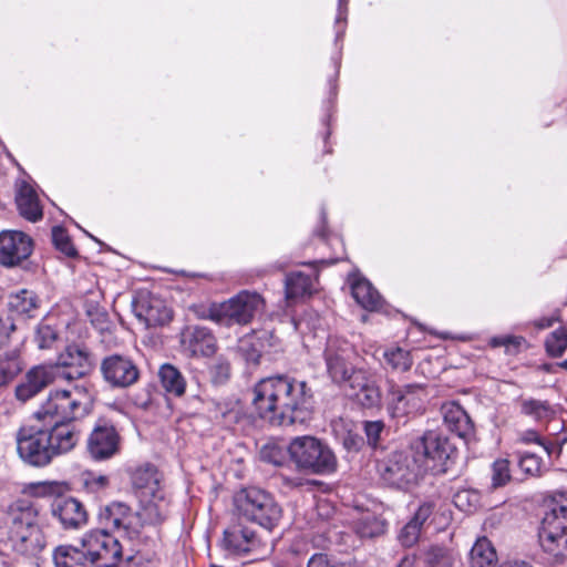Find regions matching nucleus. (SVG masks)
Here are the masks:
<instances>
[{
    "instance_id": "37998d69",
    "label": "nucleus",
    "mask_w": 567,
    "mask_h": 567,
    "mask_svg": "<svg viewBox=\"0 0 567 567\" xmlns=\"http://www.w3.org/2000/svg\"><path fill=\"white\" fill-rule=\"evenodd\" d=\"M58 339L56 331L49 324L41 323L37 328L34 341L40 349H50Z\"/></svg>"
},
{
    "instance_id": "c85d7f7f",
    "label": "nucleus",
    "mask_w": 567,
    "mask_h": 567,
    "mask_svg": "<svg viewBox=\"0 0 567 567\" xmlns=\"http://www.w3.org/2000/svg\"><path fill=\"white\" fill-rule=\"evenodd\" d=\"M351 292L355 301L367 310H377L382 305L380 293L364 278H355L351 282Z\"/></svg>"
},
{
    "instance_id": "f257e3e1",
    "label": "nucleus",
    "mask_w": 567,
    "mask_h": 567,
    "mask_svg": "<svg viewBox=\"0 0 567 567\" xmlns=\"http://www.w3.org/2000/svg\"><path fill=\"white\" fill-rule=\"evenodd\" d=\"M92 395L85 385L51 392L34 412L37 421L49 426L24 425L17 433V451L28 465L44 467L53 458L71 452L80 440V431L72 424L83 419L92 408Z\"/></svg>"
},
{
    "instance_id": "864d4df0",
    "label": "nucleus",
    "mask_w": 567,
    "mask_h": 567,
    "mask_svg": "<svg viewBox=\"0 0 567 567\" xmlns=\"http://www.w3.org/2000/svg\"><path fill=\"white\" fill-rule=\"evenodd\" d=\"M522 341H523V338H520V337L506 336V337L494 338L492 340V344L494 347H501V346L508 347L509 344L518 347L522 343Z\"/></svg>"
},
{
    "instance_id": "aec40b11",
    "label": "nucleus",
    "mask_w": 567,
    "mask_h": 567,
    "mask_svg": "<svg viewBox=\"0 0 567 567\" xmlns=\"http://www.w3.org/2000/svg\"><path fill=\"white\" fill-rule=\"evenodd\" d=\"M58 378L56 367L35 365L30 369L21 383L16 386V398L27 402L48 388Z\"/></svg>"
},
{
    "instance_id": "7c9ffc66",
    "label": "nucleus",
    "mask_w": 567,
    "mask_h": 567,
    "mask_svg": "<svg viewBox=\"0 0 567 567\" xmlns=\"http://www.w3.org/2000/svg\"><path fill=\"white\" fill-rule=\"evenodd\" d=\"M497 561V554L492 543L482 537L476 540L470 551V567H493Z\"/></svg>"
},
{
    "instance_id": "6ab92c4d",
    "label": "nucleus",
    "mask_w": 567,
    "mask_h": 567,
    "mask_svg": "<svg viewBox=\"0 0 567 567\" xmlns=\"http://www.w3.org/2000/svg\"><path fill=\"white\" fill-rule=\"evenodd\" d=\"M51 513L65 530H78L87 524L84 505L74 497H58L51 505Z\"/></svg>"
},
{
    "instance_id": "b1692460",
    "label": "nucleus",
    "mask_w": 567,
    "mask_h": 567,
    "mask_svg": "<svg viewBox=\"0 0 567 567\" xmlns=\"http://www.w3.org/2000/svg\"><path fill=\"white\" fill-rule=\"evenodd\" d=\"M16 204L20 215L29 221L35 223L43 216L38 194L27 182L17 185Z\"/></svg>"
},
{
    "instance_id": "58836bf2",
    "label": "nucleus",
    "mask_w": 567,
    "mask_h": 567,
    "mask_svg": "<svg viewBox=\"0 0 567 567\" xmlns=\"http://www.w3.org/2000/svg\"><path fill=\"white\" fill-rule=\"evenodd\" d=\"M384 359L392 369L405 372L412 367L410 352L401 348H394L384 352Z\"/></svg>"
},
{
    "instance_id": "2eb2a0df",
    "label": "nucleus",
    "mask_w": 567,
    "mask_h": 567,
    "mask_svg": "<svg viewBox=\"0 0 567 567\" xmlns=\"http://www.w3.org/2000/svg\"><path fill=\"white\" fill-rule=\"evenodd\" d=\"M99 519L105 527L122 530L128 538H135L141 533V518L137 512H132L122 502H112L102 508Z\"/></svg>"
},
{
    "instance_id": "a18cd8bd",
    "label": "nucleus",
    "mask_w": 567,
    "mask_h": 567,
    "mask_svg": "<svg viewBox=\"0 0 567 567\" xmlns=\"http://www.w3.org/2000/svg\"><path fill=\"white\" fill-rule=\"evenodd\" d=\"M422 527L411 519L404 525L399 534V542L404 547L414 546L421 535Z\"/></svg>"
},
{
    "instance_id": "e433bc0d",
    "label": "nucleus",
    "mask_w": 567,
    "mask_h": 567,
    "mask_svg": "<svg viewBox=\"0 0 567 567\" xmlns=\"http://www.w3.org/2000/svg\"><path fill=\"white\" fill-rule=\"evenodd\" d=\"M454 505L462 512H475L481 504V494L473 488L458 489L453 496Z\"/></svg>"
},
{
    "instance_id": "473e14b6",
    "label": "nucleus",
    "mask_w": 567,
    "mask_h": 567,
    "mask_svg": "<svg viewBox=\"0 0 567 567\" xmlns=\"http://www.w3.org/2000/svg\"><path fill=\"white\" fill-rule=\"evenodd\" d=\"M385 526L384 520L374 514L367 513L355 522L354 529L362 538H373L384 534Z\"/></svg>"
},
{
    "instance_id": "9d476101",
    "label": "nucleus",
    "mask_w": 567,
    "mask_h": 567,
    "mask_svg": "<svg viewBox=\"0 0 567 567\" xmlns=\"http://www.w3.org/2000/svg\"><path fill=\"white\" fill-rule=\"evenodd\" d=\"M424 465L413 453L393 452L379 465L382 480L396 488H408L423 475Z\"/></svg>"
},
{
    "instance_id": "dca6fc26",
    "label": "nucleus",
    "mask_w": 567,
    "mask_h": 567,
    "mask_svg": "<svg viewBox=\"0 0 567 567\" xmlns=\"http://www.w3.org/2000/svg\"><path fill=\"white\" fill-rule=\"evenodd\" d=\"M121 449V436L113 424H96L86 441L89 455L95 461H105L115 456Z\"/></svg>"
},
{
    "instance_id": "ddd939ff",
    "label": "nucleus",
    "mask_w": 567,
    "mask_h": 567,
    "mask_svg": "<svg viewBox=\"0 0 567 567\" xmlns=\"http://www.w3.org/2000/svg\"><path fill=\"white\" fill-rule=\"evenodd\" d=\"M100 372L111 389H127L140 379L137 364L127 355L113 353L102 359Z\"/></svg>"
},
{
    "instance_id": "774afa93",
    "label": "nucleus",
    "mask_w": 567,
    "mask_h": 567,
    "mask_svg": "<svg viewBox=\"0 0 567 567\" xmlns=\"http://www.w3.org/2000/svg\"><path fill=\"white\" fill-rule=\"evenodd\" d=\"M348 0H340V4L347 3Z\"/></svg>"
},
{
    "instance_id": "c03bdc74",
    "label": "nucleus",
    "mask_w": 567,
    "mask_h": 567,
    "mask_svg": "<svg viewBox=\"0 0 567 567\" xmlns=\"http://www.w3.org/2000/svg\"><path fill=\"white\" fill-rule=\"evenodd\" d=\"M518 464L523 472L532 476H539L543 473L542 458L534 453L523 454Z\"/></svg>"
},
{
    "instance_id": "6e6552de",
    "label": "nucleus",
    "mask_w": 567,
    "mask_h": 567,
    "mask_svg": "<svg viewBox=\"0 0 567 567\" xmlns=\"http://www.w3.org/2000/svg\"><path fill=\"white\" fill-rule=\"evenodd\" d=\"M22 338L16 332L14 319L0 315V386L10 383L23 369Z\"/></svg>"
},
{
    "instance_id": "f8f14e48",
    "label": "nucleus",
    "mask_w": 567,
    "mask_h": 567,
    "mask_svg": "<svg viewBox=\"0 0 567 567\" xmlns=\"http://www.w3.org/2000/svg\"><path fill=\"white\" fill-rule=\"evenodd\" d=\"M352 351L347 343L337 346L336 341H329L324 351L327 372L337 384L349 383L354 388V382L365 379V372L357 370L350 361Z\"/></svg>"
},
{
    "instance_id": "6e6d98bb",
    "label": "nucleus",
    "mask_w": 567,
    "mask_h": 567,
    "mask_svg": "<svg viewBox=\"0 0 567 567\" xmlns=\"http://www.w3.org/2000/svg\"><path fill=\"white\" fill-rule=\"evenodd\" d=\"M92 323L101 331L107 329V315L99 313L96 320L92 319Z\"/></svg>"
},
{
    "instance_id": "c9c22d12",
    "label": "nucleus",
    "mask_w": 567,
    "mask_h": 567,
    "mask_svg": "<svg viewBox=\"0 0 567 567\" xmlns=\"http://www.w3.org/2000/svg\"><path fill=\"white\" fill-rule=\"evenodd\" d=\"M455 559V554L452 550L441 546H431L424 557L430 567H452Z\"/></svg>"
},
{
    "instance_id": "393cba45",
    "label": "nucleus",
    "mask_w": 567,
    "mask_h": 567,
    "mask_svg": "<svg viewBox=\"0 0 567 567\" xmlns=\"http://www.w3.org/2000/svg\"><path fill=\"white\" fill-rule=\"evenodd\" d=\"M443 422L452 433L460 437H467L473 432V423L463 410V408L455 402L444 403L441 408Z\"/></svg>"
},
{
    "instance_id": "423d86ee",
    "label": "nucleus",
    "mask_w": 567,
    "mask_h": 567,
    "mask_svg": "<svg viewBox=\"0 0 567 567\" xmlns=\"http://www.w3.org/2000/svg\"><path fill=\"white\" fill-rule=\"evenodd\" d=\"M235 503L239 515L268 530L272 529L281 517V508L274 497L257 487L238 493Z\"/></svg>"
},
{
    "instance_id": "72a5a7b5",
    "label": "nucleus",
    "mask_w": 567,
    "mask_h": 567,
    "mask_svg": "<svg viewBox=\"0 0 567 567\" xmlns=\"http://www.w3.org/2000/svg\"><path fill=\"white\" fill-rule=\"evenodd\" d=\"M357 388H359L357 396L362 406L374 408L380 405L381 392L374 381L369 380L368 377L365 375V379L354 382L353 389Z\"/></svg>"
},
{
    "instance_id": "ea45409f",
    "label": "nucleus",
    "mask_w": 567,
    "mask_h": 567,
    "mask_svg": "<svg viewBox=\"0 0 567 567\" xmlns=\"http://www.w3.org/2000/svg\"><path fill=\"white\" fill-rule=\"evenodd\" d=\"M52 243L59 251L68 257H74L76 255V249L64 228L59 226L52 228Z\"/></svg>"
},
{
    "instance_id": "e2e57ef3",
    "label": "nucleus",
    "mask_w": 567,
    "mask_h": 567,
    "mask_svg": "<svg viewBox=\"0 0 567 567\" xmlns=\"http://www.w3.org/2000/svg\"><path fill=\"white\" fill-rule=\"evenodd\" d=\"M42 487H43L44 492L53 493L55 491V488L58 487V484L56 483H43Z\"/></svg>"
},
{
    "instance_id": "f704fd0d",
    "label": "nucleus",
    "mask_w": 567,
    "mask_h": 567,
    "mask_svg": "<svg viewBox=\"0 0 567 567\" xmlns=\"http://www.w3.org/2000/svg\"><path fill=\"white\" fill-rule=\"evenodd\" d=\"M312 289V279L302 272H295L287 277L286 296L287 298H297L310 293Z\"/></svg>"
},
{
    "instance_id": "0eeeda50",
    "label": "nucleus",
    "mask_w": 567,
    "mask_h": 567,
    "mask_svg": "<svg viewBox=\"0 0 567 567\" xmlns=\"http://www.w3.org/2000/svg\"><path fill=\"white\" fill-rule=\"evenodd\" d=\"M264 307V299L257 292L243 290L227 301L213 303L208 317L220 324H247Z\"/></svg>"
},
{
    "instance_id": "a211bd4d",
    "label": "nucleus",
    "mask_w": 567,
    "mask_h": 567,
    "mask_svg": "<svg viewBox=\"0 0 567 567\" xmlns=\"http://www.w3.org/2000/svg\"><path fill=\"white\" fill-rule=\"evenodd\" d=\"M447 440L434 431L425 432L411 444V452L424 465L423 472L432 468L430 462H442L449 457Z\"/></svg>"
},
{
    "instance_id": "49530a36",
    "label": "nucleus",
    "mask_w": 567,
    "mask_h": 567,
    "mask_svg": "<svg viewBox=\"0 0 567 567\" xmlns=\"http://www.w3.org/2000/svg\"><path fill=\"white\" fill-rule=\"evenodd\" d=\"M260 458L264 462L279 466L284 463L285 454L282 449L276 444H267L260 450Z\"/></svg>"
},
{
    "instance_id": "20e7f679",
    "label": "nucleus",
    "mask_w": 567,
    "mask_h": 567,
    "mask_svg": "<svg viewBox=\"0 0 567 567\" xmlns=\"http://www.w3.org/2000/svg\"><path fill=\"white\" fill-rule=\"evenodd\" d=\"M295 466L302 472L316 475L331 474L337 470V457L321 440L311 436H296L287 447Z\"/></svg>"
},
{
    "instance_id": "f3484780",
    "label": "nucleus",
    "mask_w": 567,
    "mask_h": 567,
    "mask_svg": "<svg viewBox=\"0 0 567 567\" xmlns=\"http://www.w3.org/2000/svg\"><path fill=\"white\" fill-rule=\"evenodd\" d=\"M32 239L22 231L4 230L0 233V264L14 267L32 252Z\"/></svg>"
},
{
    "instance_id": "bb28decb",
    "label": "nucleus",
    "mask_w": 567,
    "mask_h": 567,
    "mask_svg": "<svg viewBox=\"0 0 567 567\" xmlns=\"http://www.w3.org/2000/svg\"><path fill=\"white\" fill-rule=\"evenodd\" d=\"M52 558L55 567H93L82 545H60L54 548Z\"/></svg>"
},
{
    "instance_id": "5fc2aeb1",
    "label": "nucleus",
    "mask_w": 567,
    "mask_h": 567,
    "mask_svg": "<svg viewBox=\"0 0 567 567\" xmlns=\"http://www.w3.org/2000/svg\"><path fill=\"white\" fill-rule=\"evenodd\" d=\"M522 441L525 443H537V444L542 443V439L539 437L538 433L533 430L526 431L522 435Z\"/></svg>"
},
{
    "instance_id": "f03ea898",
    "label": "nucleus",
    "mask_w": 567,
    "mask_h": 567,
    "mask_svg": "<svg viewBox=\"0 0 567 567\" xmlns=\"http://www.w3.org/2000/svg\"><path fill=\"white\" fill-rule=\"evenodd\" d=\"M311 391L306 382L284 375L269 377L254 386L252 405L270 424H302L310 417Z\"/></svg>"
},
{
    "instance_id": "a878e982",
    "label": "nucleus",
    "mask_w": 567,
    "mask_h": 567,
    "mask_svg": "<svg viewBox=\"0 0 567 567\" xmlns=\"http://www.w3.org/2000/svg\"><path fill=\"white\" fill-rule=\"evenodd\" d=\"M132 484L140 498L156 496L157 493L162 492L157 470L150 464L141 466L133 472Z\"/></svg>"
},
{
    "instance_id": "9b49d317",
    "label": "nucleus",
    "mask_w": 567,
    "mask_h": 567,
    "mask_svg": "<svg viewBox=\"0 0 567 567\" xmlns=\"http://www.w3.org/2000/svg\"><path fill=\"white\" fill-rule=\"evenodd\" d=\"M81 545L93 567H117L123 557L122 545L104 529L86 533Z\"/></svg>"
},
{
    "instance_id": "09e8293b",
    "label": "nucleus",
    "mask_w": 567,
    "mask_h": 567,
    "mask_svg": "<svg viewBox=\"0 0 567 567\" xmlns=\"http://www.w3.org/2000/svg\"><path fill=\"white\" fill-rule=\"evenodd\" d=\"M84 485L90 492L96 493L107 487L109 477L90 473L84 478Z\"/></svg>"
},
{
    "instance_id": "412c9836",
    "label": "nucleus",
    "mask_w": 567,
    "mask_h": 567,
    "mask_svg": "<svg viewBox=\"0 0 567 567\" xmlns=\"http://www.w3.org/2000/svg\"><path fill=\"white\" fill-rule=\"evenodd\" d=\"M181 343L192 355H212L216 350L215 337L202 326H188L181 333Z\"/></svg>"
},
{
    "instance_id": "de8ad7c7",
    "label": "nucleus",
    "mask_w": 567,
    "mask_h": 567,
    "mask_svg": "<svg viewBox=\"0 0 567 567\" xmlns=\"http://www.w3.org/2000/svg\"><path fill=\"white\" fill-rule=\"evenodd\" d=\"M384 430V423L382 421H367L364 422V433L368 439V443L375 447L379 443L381 433Z\"/></svg>"
},
{
    "instance_id": "4be33fe9",
    "label": "nucleus",
    "mask_w": 567,
    "mask_h": 567,
    "mask_svg": "<svg viewBox=\"0 0 567 567\" xmlns=\"http://www.w3.org/2000/svg\"><path fill=\"white\" fill-rule=\"evenodd\" d=\"M135 312L150 327L163 326L172 319V311L156 297L140 299L135 305Z\"/></svg>"
},
{
    "instance_id": "c756f323",
    "label": "nucleus",
    "mask_w": 567,
    "mask_h": 567,
    "mask_svg": "<svg viewBox=\"0 0 567 567\" xmlns=\"http://www.w3.org/2000/svg\"><path fill=\"white\" fill-rule=\"evenodd\" d=\"M158 378L163 389L171 395L181 398L186 390V380L182 372L173 364L165 363L158 370Z\"/></svg>"
},
{
    "instance_id": "4468645a",
    "label": "nucleus",
    "mask_w": 567,
    "mask_h": 567,
    "mask_svg": "<svg viewBox=\"0 0 567 567\" xmlns=\"http://www.w3.org/2000/svg\"><path fill=\"white\" fill-rule=\"evenodd\" d=\"M56 375L65 380H75L89 374L93 367V355L91 351L81 344H69L61 351L56 358Z\"/></svg>"
},
{
    "instance_id": "4d7b16f0",
    "label": "nucleus",
    "mask_w": 567,
    "mask_h": 567,
    "mask_svg": "<svg viewBox=\"0 0 567 567\" xmlns=\"http://www.w3.org/2000/svg\"><path fill=\"white\" fill-rule=\"evenodd\" d=\"M360 442H361V439L357 437V436H352V435H348L346 439H344V446L347 449H354V450H358L359 449V445H360Z\"/></svg>"
},
{
    "instance_id": "39448f33",
    "label": "nucleus",
    "mask_w": 567,
    "mask_h": 567,
    "mask_svg": "<svg viewBox=\"0 0 567 567\" xmlns=\"http://www.w3.org/2000/svg\"><path fill=\"white\" fill-rule=\"evenodd\" d=\"M539 544L554 557L567 555V492L557 493L538 532Z\"/></svg>"
},
{
    "instance_id": "338daca9",
    "label": "nucleus",
    "mask_w": 567,
    "mask_h": 567,
    "mask_svg": "<svg viewBox=\"0 0 567 567\" xmlns=\"http://www.w3.org/2000/svg\"><path fill=\"white\" fill-rule=\"evenodd\" d=\"M561 368H564L565 370H567V359L565 361L561 362Z\"/></svg>"
},
{
    "instance_id": "3c124183",
    "label": "nucleus",
    "mask_w": 567,
    "mask_h": 567,
    "mask_svg": "<svg viewBox=\"0 0 567 567\" xmlns=\"http://www.w3.org/2000/svg\"><path fill=\"white\" fill-rule=\"evenodd\" d=\"M434 511V504L432 502H425L421 504L415 512L414 516L411 518L412 522H415L419 526H423V524L429 519Z\"/></svg>"
},
{
    "instance_id": "1a4fd4ad",
    "label": "nucleus",
    "mask_w": 567,
    "mask_h": 567,
    "mask_svg": "<svg viewBox=\"0 0 567 567\" xmlns=\"http://www.w3.org/2000/svg\"><path fill=\"white\" fill-rule=\"evenodd\" d=\"M429 396L425 384L410 383L399 386L390 383L386 393V411L392 419L402 420L421 414Z\"/></svg>"
},
{
    "instance_id": "0e129e2a",
    "label": "nucleus",
    "mask_w": 567,
    "mask_h": 567,
    "mask_svg": "<svg viewBox=\"0 0 567 567\" xmlns=\"http://www.w3.org/2000/svg\"><path fill=\"white\" fill-rule=\"evenodd\" d=\"M197 316L200 319H209L210 320V317H208V309L207 310H203L202 312H198Z\"/></svg>"
},
{
    "instance_id": "8fccbe9b",
    "label": "nucleus",
    "mask_w": 567,
    "mask_h": 567,
    "mask_svg": "<svg viewBox=\"0 0 567 567\" xmlns=\"http://www.w3.org/2000/svg\"><path fill=\"white\" fill-rule=\"evenodd\" d=\"M214 380L223 383L230 377V364L225 360H218L212 368Z\"/></svg>"
},
{
    "instance_id": "680f3d73",
    "label": "nucleus",
    "mask_w": 567,
    "mask_h": 567,
    "mask_svg": "<svg viewBox=\"0 0 567 567\" xmlns=\"http://www.w3.org/2000/svg\"><path fill=\"white\" fill-rule=\"evenodd\" d=\"M544 447V450L547 452V454L550 456L555 450H557L555 444L546 443L542 440V443L539 444Z\"/></svg>"
},
{
    "instance_id": "cd10ccee",
    "label": "nucleus",
    "mask_w": 567,
    "mask_h": 567,
    "mask_svg": "<svg viewBox=\"0 0 567 567\" xmlns=\"http://www.w3.org/2000/svg\"><path fill=\"white\" fill-rule=\"evenodd\" d=\"M224 540L228 548L238 554L250 553L259 545V540L254 530L238 526L225 530Z\"/></svg>"
},
{
    "instance_id": "79ce46f5",
    "label": "nucleus",
    "mask_w": 567,
    "mask_h": 567,
    "mask_svg": "<svg viewBox=\"0 0 567 567\" xmlns=\"http://www.w3.org/2000/svg\"><path fill=\"white\" fill-rule=\"evenodd\" d=\"M520 408L522 413H524L525 415L533 416L537 420L546 417L550 412V406L548 402L535 399L523 400Z\"/></svg>"
},
{
    "instance_id": "052dcab7",
    "label": "nucleus",
    "mask_w": 567,
    "mask_h": 567,
    "mask_svg": "<svg viewBox=\"0 0 567 567\" xmlns=\"http://www.w3.org/2000/svg\"><path fill=\"white\" fill-rule=\"evenodd\" d=\"M259 358H260V354L256 351H252L251 353H247V355H246V360L248 362H251L252 364H258Z\"/></svg>"
},
{
    "instance_id": "603ef678",
    "label": "nucleus",
    "mask_w": 567,
    "mask_h": 567,
    "mask_svg": "<svg viewBox=\"0 0 567 567\" xmlns=\"http://www.w3.org/2000/svg\"><path fill=\"white\" fill-rule=\"evenodd\" d=\"M308 567H348L344 564L332 563L324 554H315L308 561Z\"/></svg>"
},
{
    "instance_id": "2f4dec72",
    "label": "nucleus",
    "mask_w": 567,
    "mask_h": 567,
    "mask_svg": "<svg viewBox=\"0 0 567 567\" xmlns=\"http://www.w3.org/2000/svg\"><path fill=\"white\" fill-rule=\"evenodd\" d=\"M8 307L10 312H4L3 315L12 316L16 313L30 316L37 308V297L32 291L23 289L10 296ZM11 318L13 319V317Z\"/></svg>"
},
{
    "instance_id": "69168bd1",
    "label": "nucleus",
    "mask_w": 567,
    "mask_h": 567,
    "mask_svg": "<svg viewBox=\"0 0 567 567\" xmlns=\"http://www.w3.org/2000/svg\"><path fill=\"white\" fill-rule=\"evenodd\" d=\"M411 561L408 557L403 558L399 565V567H408L410 566Z\"/></svg>"
},
{
    "instance_id": "a19ab883",
    "label": "nucleus",
    "mask_w": 567,
    "mask_h": 567,
    "mask_svg": "<svg viewBox=\"0 0 567 567\" xmlns=\"http://www.w3.org/2000/svg\"><path fill=\"white\" fill-rule=\"evenodd\" d=\"M511 481L509 462L505 458L496 460L492 465V487L505 486Z\"/></svg>"
},
{
    "instance_id": "bf43d9fd",
    "label": "nucleus",
    "mask_w": 567,
    "mask_h": 567,
    "mask_svg": "<svg viewBox=\"0 0 567 567\" xmlns=\"http://www.w3.org/2000/svg\"><path fill=\"white\" fill-rule=\"evenodd\" d=\"M553 324V319L543 318L536 322V327L539 329L549 328Z\"/></svg>"
},
{
    "instance_id": "13d9d810",
    "label": "nucleus",
    "mask_w": 567,
    "mask_h": 567,
    "mask_svg": "<svg viewBox=\"0 0 567 567\" xmlns=\"http://www.w3.org/2000/svg\"><path fill=\"white\" fill-rule=\"evenodd\" d=\"M499 567H532V565L526 561H508L502 564Z\"/></svg>"
},
{
    "instance_id": "4c0bfd02",
    "label": "nucleus",
    "mask_w": 567,
    "mask_h": 567,
    "mask_svg": "<svg viewBox=\"0 0 567 567\" xmlns=\"http://www.w3.org/2000/svg\"><path fill=\"white\" fill-rule=\"evenodd\" d=\"M545 347L550 357H561L567 349V327H560L549 333L545 341Z\"/></svg>"
},
{
    "instance_id": "5701e85b",
    "label": "nucleus",
    "mask_w": 567,
    "mask_h": 567,
    "mask_svg": "<svg viewBox=\"0 0 567 567\" xmlns=\"http://www.w3.org/2000/svg\"><path fill=\"white\" fill-rule=\"evenodd\" d=\"M141 509L137 515L141 518V529L145 525H159L168 516L169 501L165 498L163 492L157 493L156 496L147 498H140Z\"/></svg>"
},
{
    "instance_id": "7ed1b4c3",
    "label": "nucleus",
    "mask_w": 567,
    "mask_h": 567,
    "mask_svg": "<svg viewBox=\"0 0 567 567\" xmlns=\"http://www.w3.org/2000/svg\"><path fill=\"white\" fill-rule=\"evenodd\" d=\"M10 518L9 539L16 551L33 555L44 547L40 514L34 505L27 502L17 503L11 507Z\"/></svg>"
}]
</instances>
